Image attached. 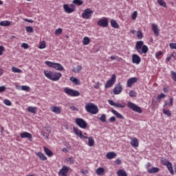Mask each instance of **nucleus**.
Returning a JSON list of instances; mask_svg holds the SVG:
<instances>
[{
    "label": "nucleus",
    "instance_id": "f03ea898",
    "mask_svg": "<svg viewBox=\"0 0 176 176\" xmlns=\"http://www.w3.org/2000/svg\"><path fill=\"white\" fill-rule=\"evenodd\" d=\"M135 49L139 54H146L149 50L147 45H144V41H139L136 42Z\"/></svg>",
    "mask_w": 176,
    "mask_h": 176
},
{
    "label": "nucleus",
    "instance_id": "c03bdc74",
    "mask_svg": "<svg viewBox=\"0 0 176 176\" xmlns=\"http://www.w3.org/2000/svg\"><path fill=\"white\" fill-rule=\"evenodd\" d=\"M25 30H26V32H28L29 34L34 32V28L31 26H27L25 28Z\"/></svg>",
    "mask_w": 176,
    "mask_h": 176
},
{
    "label": "nucleus",
    "instance_id": "dca6fc26",
    "mask_svg": "<svg viewBox=\"0 0 176 176\" xmlns=\"http://www.w3.org/2000/svg\"><path fill=\"white\" fill-rule=\"evenodd\" d=\"M137 82H138V78L135 77H132L127 80L126 86L128 87H131V86H133V84L137 83Z\"/></svg>",
    "mask_w": 176,
    "mask_h": 176
},
{
    "label": "nucleus",
    "instance_id": "39448f33",
    "mask_svg": "<svg viewBox=\"0 0 176 176\" xmlns=\"http://www.w3.org/2000/svg\"><path fill=\"white\" fill-rule=\"evenodd\" d=\"M64 91L67 94V96H70V97H79V96H80V92H79V91L69 89L68 87L65 88Z\"/></svg>",
    "mask_w": 176,
    "mask_h": 176
},
{
    "label": "nucleus",
    "instance_id": "79ce46f5",
    "mask_svg": "<svg viewBox=\"0 0 176 176\" xmlns=\"http://www.w3.org/2000/svg\"><path fill=\"white\" fill-rule=\"evenodd\" d=\"M163 113L166 115V116H171V111L170 110H166V109H162Z\"/></svg>",
    "mask_w": 176,
    "mask_h": 176
},
{
    "label": "nucleus",
    "instance_id": "2f4dec72",
    "mask_svg": "<svg viewBox=\"0 0 176 176\" xmlns=\"http://www.w3.org/2000/svg\"><path fill=\"white\" fill-rule=\"evenodd\" d=\"M10 24H12V22L9 21H3L0 22V25L1 27H9V25H10Z\"/></svg>",
    "mask_w": 176,
    "mask_h": 176
},
{
    "label": "nucleus",
    "instance_id": "473e14b6",
    "mask_svg": "<svg viewBox=\"0 0 176 176\" xmlns=\"http://www.w3.org/2000/svg\"><path fill=\"white\" fill-rule=\"evenodd\" d=\"M111 25L113 28H119V24L115 19H111Z\"/></svg>",
    "mask_w": 176,
    "mask_h": 176
},
{
    "label": "nucleus",
    "instance_id": "49530a36",
    "mask_svg": "<svg viewBox=\"0 0 176 176\" xmlns=\"http://www.w3.org/2000/svg\"><path fill=\"white\" fill-rule=\"evenodd\" d=\"M61 34H63V29L61 28L56 30L55 35H61Z\"/></svg>",
    "mask_w": 176,
    "mask_h": 176
},
{
    "label": "nucleus",
    "instance_id": "7c9ffc66",
    "mask_svg": "<svg viewBox=\"0 0 176 176\" xmlns=\"http://www.w3.org/2000/svg\"><path fill=\"white\" fill-rule=\"evenodd\" d=\"M168 171L172 175H174V169L173 168V164L171 162H168L167 165H166Z\"/></svg>",
    "mask_w": 176,
    "mask_h": 176
},
{
    "label": "nucleus",
    "instance_id": "423d86ee",
    "mask_svg": "<svg viewBox=\"0 0 176 176\" xmlns=\"http://www.w3.org/2000/svg\"><path fill=\"white\" fill-rule=\"evenodd\" d=\"M127 107L134 112H137L138 113H142V109L140 106H137V104L133 103L132 102H128Z\"/></svg>",
    "mask_w": 176,
    "mask_h": 176
},
{
    "label": "nucleus",
    "instance_id": "0eeeda50",
    "mask_svg": "<svg viewBox=\"0 0 176 176\" xmlns=\"http://www.w3.org/2000/svg\"><path fill=\"white\" fill-rule=\"evenodd\" d=\"M116 82V75L113 74L111 76V79L108 80L104 85V88L105 89H109V87H112L113 85H115V82Z\"/></svg>",
    "mask_w": 176,
    "mask_h": 176
},
{
    "label": "nucleus",
    "instance_id": "338daca9",
    "mask_svg": "<svg viewBox=\"0 0 176 176\" xmlns=\"http://www.w3.org/2000/svg\"><path fill=\"white\" fill-rule=\"evenodd\" d=\"M23 20L26 22V23H34V20L32 19H29L28 18H25L23 19Z\"/></svg>",
    "mask_w": 176,
    "mask_h": 176
},
{
    "label": "nucleus",
    "instance_id": "4468645a",
    "mask_svg": "<svg viewBox=\"0 0 176 176\" xmlns=\"http://www.w3.org/2000/svg\"><path fill=\"white\" fill-rule=\"evenodd\" d=\"M73 130L76 134V135H78L80 140H85V138H87V136L83 135V133H82V131L79 130V129L76 127H74Z\"/></svg>",
    "mask_w": 176,
    "mask_h": 176
},
{
    "label": "nucleus",
    "instance_id": "de8ad7c7",
    "mask_svg": "<svg viewBox=\"0 0 176 176\" xmlns=\"http://www.w3.org/2000/svg\"><path fill=\"white\" fill-rule=\"evenodd\" d=\"M170 76L172 77V79L176 82V72L174 71L170 72Z\"/></svg>",
    "mask_w": 176,
    "mask_h": 176
},
{
    "label": "nucleus",
    "instance_id": "8fccbe9b",
    "mask_svg": "<svg viewBox=\"0 0 176 176\" xmlns=\"http://www.w3.org/2000/svg\"><path fill=\"white\" fill-rule=\"evenodd\" d=\"M3 104H5V105H7L8 107H10L12 105V102H10V100L8 99H5L3 100Z\"/></svg>",
    "mask_w": 176,
    "mask_h": 176
},
{
    "label": "nucleus",
    "instance_id": "a211bd4d",
    "mask_svg": "<svg viewBox=\"0 0 176 176\" xmlns=\"http://www.w3.org/2000/svg\"><path fill=\"white\" fill-rule=\"evenodd\" d=\"M21 138H28L30 141L32 140V135L28 132H23L20 133Z\"/></svg>",
    "mask_w": 176,
    "mask_h": 176
},
{
    "label": "nucleus",
    "instance_id": "0e129e2a",
    "mask_svg": "<svg viewBox=\"0 0 176 176\" xmlns=\"http://www.w3.org/2000/svg\"><path fill=\"white\" fill-rule=\"evenodd\" d=\"M69 109H71V111H79V109L76 108V107L75 106H70Z\"/></svg>",
    "mask_w": 176,
    "mask_h": 176
},
{
    "label": "nucleus",
    "instance_id": "9d476101",
    "mask_svg": "<svg viewBox=\"0 0 176 176\" xmlns=\"http://www.w3.org/2000/svg\"><path fill=\"white\" fill-rule=\"evenodd\" d=\"M71 168L65 165L63 166L61 169L58 172L59 176H68V173H69V170Z\"/></svg>",
    "mask_w": 176,
    "mask_h": 176
},
{
    "label": "nucleus",
    "instance_id": "2eb2a0df",
    "mask_svg": "<svg viewBox=\"0 0 176 176\" xmlns=\"http://www.w3.org/2000/svg\"><path fill=\"white\" fill-rule=\"evenodd\" d=\"M123 90V88L122 87V85H120V82L116 84L115 85V87L113 89V94H120Z\"/></svg>",
    "mask_w": 176,
    "mask_h": 176
},
{
    "label": "nucleus",
    "instance_id": "7ed1b4c3",
    "mask_svg": "<svg viewBox=\"0 0 176 176\" xmlns=\"http://www.w3.org/2000/svg\"><path fill=\"white\" fill-rule=\"evenodd\" d=\"M85 109L87 112L92 113V115H97V113H98V107L93 103H88L85 106Z\"/></svg>",
    "mask_w": 176,
    "mask_h": 176
},
{
    "label": "nucleus",
    "instance_id": "c85d7f7f",
    "mask_svg": "<svg viewBox=\"0 0 176 176\" xmlns=\"http://www.w3.org/2000/svg\"><path fill=\"white\" fill-rule=\"evenodd\" d=\"M84 140H88L89 146H94V139L93 138L87 136V138H84Z\"/></svg>",
    "mask_w": 176,
    "mask_h": 176
},
{
    "label": "nucleus",
    "instance_id": "5fc2aeb1",
    "mask_svg": "<svg viewBox=\"0 0 176 176\" xmlns=\"http://www.w3.org/2000/svg\"><path fill=\"white\" fill-rule=\"evenodd\" d=\"M46 47V42L43 41L41 44L39 45L38 49H45Z\"/></svg>",
    "mask_w": 176,
    "mask_h": 176
},
{
    "label": "nucleus",
    "instance_id": "c756f323",
    "mask_svg": "<svg viewBox=\"0 0 176 176\" xmlns=\"http://www.w3.org/2000/svg\"><path fill=\"white\" fill-rule=\"evenodd\" d=\"M69 80H71V82H72V83H74L76 85H80V81L79 80V79L74 76L70 77Z\"/></svg>",
    "mask_w": 176,
    "mask_h": 176
},
{
    "label": "nucleus",
    "instance_id": "bb28decb",
    "mask_svg": "<svg viewBox=\"0 0 176 176\" xmlns=\"http://www.w3.org/2000/svg\"><path fill=\"white\" fill-rule=\"evenodd\" d=\"M167 105H169V107H173L174 105V98L171 97L169 98V102H167L166 101L164 104V108H166Z\"/></svg>",
    "mask_w": 176,
    "mask_h": 176
},
{
    "label": "nucleus",
    "instance_id": "aec40b11",
    "mask_svg": "<svg viewBox=\"0 0 176 176\" xmlns=\"http://www.w3.org/2000/svg\"><path fill=\"white\" fill-rule=\"evenodd\" d=\"M131 145L134 148H138V139H137L136 138H133L131 140Z\"/></svg>",
    "mask_w": 176,
    "mask_h": 176
},
{
    "label": "nucleus",
    "instance_id": "13d9d810",
    "mask_svg": "<svg viewBox=\"0 0 176 176\" xmlns=\"http://www.w3.org/2000/svg\"><path fill=\"white\" fill-rule=\"evenodd\" d=\"M163 54V52L159 51L158 52L155 53V58H159L160 56Z\"/></svg>",
    "mask_w": 176,
    "mask_h": 176
},
{
    "label": "nucleus",
    "instance_id": "ddd939ff",
    "mask_svg": "<svg viewBox=\"0 0 176 176\" xmlns=\"http://www.w3.org/2000/svg\"><path fill=\"white\" fill-rule=\"evenodd\" d=\"M109 104L113 107H116V108H126V102L116 103L113 100H109Z\"/></svg>",
    "mask_w": 176,
    "mask_h": 176
},
{
    "label": "nucleus",
    "instance_id": "f3484780",
    "mask_svg": "<svg viewBox=\"0 0 176 176\" xmlns=\"http://www.w3.org/2000/svg\"><path fill=\"white\" fill-rule=\"evenodd\" d=\"M132 63L133 64H140V63H141V57L135 54H133L132 55Z\"/></svg>",
    "mask_w": 176,
    "mask_h": 176
},
{
    "label": "nucleus",
    "instance_id": "1a4fd4ad",
    "mask_svg": "<svg viewBox=\"0 0 176 176\" xmlns=\"http://www.w3.org/2000/svg\"><path fill=\"white\" fill-rule=\"evenodd\" d=\"M75 122L77 126L80 127V129H86V127H87V122L82 118H76Z\"/></svg>",
    "mask_w": 176,
    "mask_h": 176
},
{
    "label": "nucleus",
    "instance_id": "6e6d98bb",
    "mask_svg": "<svg viewBox=\"0 0 176 176\" xmlns=\"http://www.w3.org/2000/svg\"><path fill=\"white\" fill-rule=\"evenodd\" d=\"M129 96L130 97H137V93L134 91H130Z\"/></svg>",
    "mask_w": 176,
    "mask_h": 176
},
{
    "label": "nucleus",
    "instance_id": "680f3d73",
    "mask_svg": "<svg viewBox=\"0 0 176 176\" xmlns=\"http://www.w3.org/2000/svg\"><path fill=\"white\" fill-rule=\"evenodd\" d=\"M6 90V87L5 85H2L0 87V93H3Z\"/></svg>",
    "mask_w": 176,
    "mask_h": 176
},
{
    "label": "nucleus",
    "instance_id": "e433bc0d",
    "mask_svg": "<svg viewBox=\"0 0 176 176\" xmlns=\"http://www.w3.org/2000/svg\"><path fill=\"white\" fill-rule=\"evenodd\" d=\"M82 67L80 65H78L76 67H74L72 71L74 72V74H79L80 71H82Z\"/></svg>",
    "mask_w": 176,
    "mask_h": 176
},
{
    "label": "nucleus",
    "instance_id": "4d7b16f0",
    "mask_svg": "<svg viewBox=\"0 0 176 176\" xmlns=\"http://www.w3.org/2000/svg\"><path fill=\"white\" fill-rule=\"evenodd\" d=\"M110 58L111 60H117V61H120V60H122L119 56L116 57L115 56H111Z\"/></svg>",
    "mask_w": 176,
    "mask_h": 176
},
{
    "label": "nucleus",
    "instance_id": "052dcab7",
    "mask_svg": "<svg viewBox=\"0 0 176 176\" xmlns=\"http://www.w3.org/2000/svg\"><path fill=\"white\" fill-rule=\"evenodd\" d=\"M21 47H23V49H28V47H30V45L28 43H23L21 45Z\"/></svg>",
    "mask_w": 176,
    "mask_h": 176
},
{
    "label": "nucleus",
    "instance_id": "09e8293b",
    "mask_svg": "<svg viewBox=\"0 0 176 176\" xmlns=\"http://www.w3.org/2000/svg\"><path fill=\"white\" fill-rule=\"evenodd\" d=\"M100 122H102L103 123L107 122V116L105 114H102L101 117L100 118Z\"/></svg>",
    "mask_w": 176,
    "mask_h": 176
},
{
    "label": "nucleus",
    "instance_id": "9b49d317",
    "mask_svg": "<svg viewBox=\"0 0 176 176\" xmlns=\"http://www.w3.org/2000/svg\"><path fill=\"white\" fill-rule=\"evenodd\" d=\"M63 9L65 13H73V12H75V5L71 4L69 7L68 4H64Z\"/></svg>",
    "mask_w": 176,
    "mask_h": 176
},
{
    "label": "nucleus",
    "instance_id": "a18cd8bd",
    "mask_svg": "<svg viewBox=\"0 0 176 176\" xmlns=\"http://www.w3.org/2000/svg\"><path fill=\"white\" fill-rule=\"evenodd\" d=\"M166 94L162 93L157 96V98L158 101H160V100H162V98H166Z\"/></svg>",
    "mask_w": 176,
    "mask_h": 176
},
{
    "label": "nucleus",
    "instance_id": "412c9836",
    "mask_svg": "<svg viewBox=\"0 0 176 176\" xmlns=\"http://www.w3.org/2000/svg\"><path fill=\"white\" fill-rule=\"evenodd\" d=\"M152 28H153V33L155 35V36H159V32L160 30H159V28L157 27V25L153 23L152 25Z\"/></svg>",
    "mask_w": 176,
    "mask_h": 176
},
{
    "label": "nucleus",
    "instance_id": "4be33fe9",
    "mask_svg": "<svg viewBox=\"0 0 176 176\" xmlns=\"http://www.w3.org/2000/svg\"><path fill=\"white\" fill-rule=\"evenodd\" d=\"M52 112H54V113H56L57 115L61 113V107H51Z\"/></svg>",
    "mask_w": 176,
    "mask_h": 176
},
{
    "label": "nucleus",
    "instance_id": "6ab92c4d",
    "mask_svg": "<svg viewBox=\"0 0 176 176\" xmlns=\"http://www.w3.org/2000/svg\"><path fill=\"white\" fill-rule=\"evenodd\" d=\"M116 156H118V154H116V153L111 151V152H109L107 153L106 155V157L107 159H108L109 160H111L112 159H115V157H116Z\"/></svg>",
    "mask_w": 176,
    "mask_h": 176
},
{
    "label": "nucleus",
    "instance_id": "69168bd1",
    "mask_svg": "<svg viewBox=\"0 0 176 176\" xmlns=\"http://www.w3.org/2000/svg\"><path fill=\"white\" fill-rule=\"evenodd\" d=\"M109 122H111V123H113V122H116V118H115V116H112L109 118Z\"/></svg>",
    "mask_w": 176,
    "mask_h": 176
},
{
    "label": "nucleus",
    "instance_id": "4c0bfd02",
    "mask_svg": "<svg viewBox=\"0 0 176 176\" xmlns=\"http://www.w3.org/2000/svg\"><path fill=\"white\" fill-rule=\"evenodd\" d=\"M157 3L160 6H163V8H167V3L164 0H157Z\"/></svg>",
    "mask_w": 176,
    "mask_h": 176
},
{
    "label": "nucleus",
    "instance_id": "72a5a7b5",
    "mask_svg": "<svg viewBox=\"0 0 176 176\" xmlns=\"http://www.w3.org/2000/svg\"><path fill=\"white\" fill-rule=\"evenodd\" d=\"M118 176H127V173L122 169H120L117 171Z\"/></svg>",
    "mask_w": 176,
    "mask_h": 176
},
{
    "label": "nucleus",
    "instance_id": "f8f14e48",
    "mask_svg": "<svg viewBox=\"0 0 176 176\" xmlns=\"http://www.w3.org/2000/svg\"><path fill=\"white\" fill-rule=\"evenodd\" d=\"M97 24L98 25H99V27H102L105 28L106 27H108L109 22L108 21V19L104 18V19H100L97 22Z\"/></svg>",
    "mask_w": 176,
    "mask_h": 176
},
{
    "label": "nucleus",
    "instance_id": "f257e3e1",
    "mask_svg": "<svg viewBox=\"0 0 176 176\" xmlns=\"http://www.w3.org/2000/svg\"><path fill=\"white\" fill-rule=\"evenodd\" d=\"M44 75L47 79L50 80H52L53 82H57V80H60L63 74L61 73H58L57 72H52L49 70L44 71Z\"/></svg>",
    "mask_w": 176,
    "mask_h": 176
},
{
    "label": "nucleus",
    "instance_id": "393cba45",
    "mask_svg": "<svg viewBox=\"0 0 176 176\" xmlns=\"http://www.w3.org/2000/svg\"><path fill=\"white\" fill-rule=\"evenodd\" d=\"M36 156L39 157L40 160H43V162L47 160V157L42 152H38L36 153Z\"/></svg>",
    "mask_w": 176,
    "mask_h": 176
},
{
    "label": "nucleus",
    "instance_id": "a19ab883",
    "mask_svg": "<svg viewBox=\"0 0 176 176\" xmlns=\"http://www.w3.org/2000/svg\"><path fill=\"white\" fill-rule=\"evenodd\" d=\"M161 163H162V164H163V166H167V164H168V163H170V161H168L166 158H162Z\"/></svg>",
    "mask_w": 176,
    "mask_h": 176
},
{
    "label": "nucleus",
    "instance_id": "603ef678",
    "mask_svg": "<svg viewBox=\"0 0 176 176\" xmlns=\"http://www.w3.org/2000/svg\"><path fill=\"white\" fill-rule=\"evenodd\" d=\"M137 16H138V12L137 11H134L131 16L132 20H135V19H137Z\"/></svg>",
    "mask_w": 176,
    "mask_h": 176
},
{
    "label": "nucleus",
    "instance_id": "c9c22d12",
    "mask_svg": "<svg viewBox=\"0 0 176 176\" xmlns=\"http://www.w3.org/2000/svg\"><path fill=\"white\" fill-rule=\"evenodd\" d=\"M38 108L36 107H29L28 108V112H30L31 113H36Z\"/></svg>",
    "mask_w": 176,
    "mask_h": 176
},
{
    "label": "nucleus",
    "instance_id": "e2e57ef3",
    "mask_svg": "<svg viewBox=\"0 0 176 176\" xmlns=\"http://www.w3.org/2000/svg\"><path fill=\"white\" fill-rule=\"evenodd\" d=\"M5 51V47L3 46H0V56H2L3 54V52Z\"/></svg>",
    "mask_w": 176,
    "mask_h": 176
},
{
    "label": "nucleus",
    "instance_id": "f704fd0d",
    "mask_svg": "<svg viewBox=\"0 0 176 176\" xmlns=\"http://www.w3.org/2000/svg\"><path fill=\"white\" fill-rule=\"evenodd\" d=\"M89 43H90V38H89L88 36L84 37L82 40V44L84 45V46H87Z\"/></svg>",
    "mask_w": 176,
    "mask_h": 176
},
{
    "label": "nucleus",
    "instance_id": "3c124183",
    "mask_svg": "<svg viewBox=\"0 0 176 176\" xmlns=\"http://www.w3.org/2000/svg\"><path fill=\"white\" fill-rule=\"evenodd\" d=\"M66 162H67V163H69V164H74V158H72V157L67 158L66 160Z\"/></svg>",
    "mask_w": 176,
    "mask_h": 176
},
{
    "label": "nucleus",
    "instance_id": "6e6552de",
    "mask_svg": "<svg viewBox=\"0 0 176 176\" xmlns=\"http://www.w3.org/2000/svg\"><path fill=\"white\" fill-rule=\"evenodd\" d=\"M93 13H94V12L90 9V8H87L85 10H84L82 14V19H91V16H93Z\"/></svg>",
    "mask_w": 176,
    "mask_h": 176
},
{
    "label": "nucleus",
    "instance_id": "864d4df0",
    "mask_svg": "<svg viewBox=\"0 0 176 176\" xmlns=\"http://www.w3.org/2000/svg\"><path fill=\"white\" fill-rule=\"evenodd\" d=\"M21 90H23L24 91H30V87L27 85H23L21 86Z\"/></svg>",
    "mask_w": 176,
    "mask_h": 176
},
{
    "label": "nucleus",
    "instance_id": "ea45409f",
    "mask_svg": "<svg viewBox=\"0 0 176 176\" xmlns=\"http://www.w3.org/2000/svg\"><path fill=\"white\" fill-rule=\"evenodd\" d=\"M12 72H14L15 74H21V72H22L21 69L13 66L12 67Z\"/></svg>",
    "mask_w": 176,
    "mask_h": 176
},
{
    "label": "nucleus",
    "instance_id": "b1692460",
    "mask_svg": "<svg viewBox=\"0 0 176 176\" xmlns=\"http://www.w3.org/2000/svg\"><path fill=\"white\" fill-rule=\"evenodd\" d=\"M44 149V152L45 153V155H47V156H48V157H52V156H53V152L50 151V149H49V148L44 146L43 147Z\"/></svg>",
    "mask_w": 176,
    "mask_h": 176
},
{
    "label": "nucleus",
    "instance_id": "5701e85b",
    "mask_svg": "<svg viewBox=\"0 0 176 176\" xmlns=\"http://www.w3.org/2000/svg\"><path fill=\"white\" fill-rule=\"evenodd\" d=\"M111 112L118 118V119H124V117L120 113L118 112L116 110L111 109Z\"/></svg>",
    "mask_w": 176,
    "mask_h": 176
},
{
    "label": "nucleus",
    "instance_id": "58836bf2",
    "mask_svg": "<svg viewBox=\"0 0 176 176\" xmlns=\"http://www.w3.org/2000/svg\"><path fill=\"white\" fill-rule=\"evenodd\" d=\"M73 3H74V5H77V6H82V5H83V1H82V0H74Z\"/></svg>",
    "mask_w": 176,
    "mask_h": 176
},
{
    "label": "nucleus",
    "instance_id": "a878e982",
    "mask_svg": "<svg viewBox=\"0 0 176 176\" xmlns=\"http://www.w3.org/2000/svg\"><path fill=\"white\" fill-rule=\"evenodd\" d=\"M160 168L157 167H153L150 169H148V174H156V173H159Z\"/></svg>",
    "mask_w": 176,
    "mask_h": 176
},
{
    "label": "nucleus",
    "instance_id": "bf43d9fd",
    "mask_svg": "<svg viewBox=\"0 0 176 176\" xmlns=\"http://www.w3.org/2000/svg\"><path fill=\"white\" fill-rule=\"evenodd\" d=\"M169 46L170 49H174L175 50H176V43H171L169 44Z\"/></svg>",
    "mask_w": 176,
    "mask_h": 176
},
{
    "label": "nucleus",
    "instance_id": "774afa93",
    "mask_svg": "<svg viewBox=\"0 0 176 176\" xmlns=\"http://www.w3.org/2000/svg\"><path fill=\"white\" fill-rule=\"evenodd\" d=\"M115 164H118V165L122 164V160H120V159L118 158V159L116 160Z\"/></svg>",
    "mask_w": 176,
    "mask_h": 176
},
{
    "label": "nucleus",
    "instance_id": "37998d69",
    "mask_svg": "<svg viewBox=\"0 0 176 176\" xmlns=\"http://www.w3.org/2000/svg\"><path fill=\"white\" fill-rule=\"evenodd\" d=\"M137 38L138 39H142V38H144V35L142 34V32H141V30H138L137 32Z\"/></svg>",
    "mask_w": 176,
    "mask_h": 176
},
{
    "label": "nucleus",
    "instance_id": "cd10ccee",
    "mask_svg": "<svg viewBox=\"0 0 176 176\" xmlns=\"http://www.w3.org/2000/svg\"><path fill=\"white\" fill-rule=\"evenodd\" d=\"M96 173L98 175H104L105 173V169L102 167H99L96 169Z\"/></svg>",
    "mask_w": 176,
    "mask_h": 176
},
{
    "label": "nucleus",
    "instance_id": "20e7f679",
    "mask_svg": "<svg viewBox=\"0 0 176 176\" xmlns=\"http://www.w3.org/2000/svg\"><path fill=\"white\" fill-rule=\"evenodd\" d=\"M45 64L50 68H54L56 71H64V67L60 63L50 62L49 60L45 61Z\"/></svg>",
    "mask_w": 176,
    "mask_h": 176
}]
</instances>
